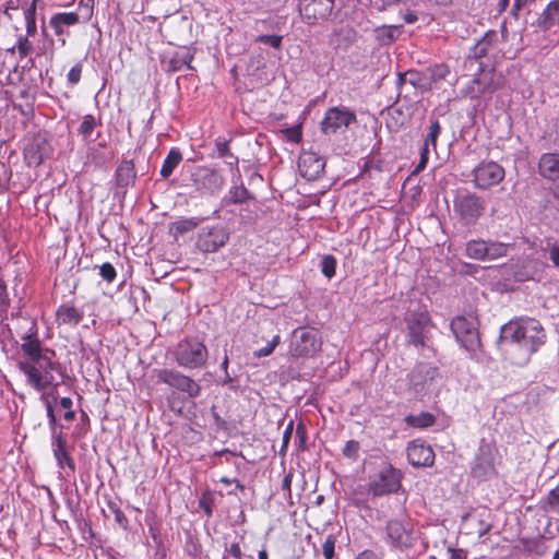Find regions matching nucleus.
Returning <instances> with one entry per match:
<instances>
[{"mask_svg":"<svg viewBox=\"0 0 559 559\" xmlns=\"http://www.w3.org/2000/svg\"><path fill=\"white\" fill-rule=\"evenodd\" d=\"M485 251V260H497L507 257L510 246L500 241H487Z\"/></svg>","mask_w":559,"mask_h":559,"instance_id":"29","label":"nucleus"},{"mask_svg":"<svg viewBox=\"0 0 559 559\" xmlns=\"http://www.w3.org/2000/svg\"><path fill=\"white\" fill-rule=\"evenodd\" d=\"M404 421L411 428L426 429L436 424V416L429 412L408 414L405 416Z\"/></svg>","mask_w":559,"mask_h":559,"instance_id":"25","label":"nucleus"},{"mask_svg":"<svg viewBox=\"0 0 559 559\" xmlns=\"http://www.w3.org/2000/svg\"><path fill=\"white\" fill-rule=\"evenodd\" d=\"M79 22V15L74 12L58 13L50 19V25L56 26L58 23L61 25H74Z\"/></svg>","mask_w":559,"mask_h":559,"instance_id":"38","label":"nucleus"},{"mask_svg":"<svg viewBox=\"0 0 559 559\" xmlns=\"http://www.w3.org/2000/svg\"><path fill=\"white\" fill-rule=\"evenodd\" d=\"M478 320L473 316H457L450 324L455 340L474 357L481 349V341L478 331Z\"/></svg>","mask_w":559,"mask_h":559,"instance_id":"4","label":"nucleus"},{"mask_svg":"<svg viewBox=\"0 0 559 559\" xmlns=\"http://www.w3.org/2000/svg\"><path fill=\"white\" fill-rule=\"evenodd\" d=\"M97 126V120L92 115H85L78 129V132L85 139H90Z\"/></svg>","mask_w":559,"mask_h":559,"instance_id":"36","label":"nucleus"},{"mask_svg":"<svg viewBox=\"0 0 559 559\" xmlns=\"http://www.w3.org/2000/svg\"><path fill=\"white\" fill-rule=\"evenodd\" d=\"M25 159L28 165H40L49 155V146L41 136H36L24 150Z\"/></svg>","mask_w":559,"mask_h":559,"instance_id":"21","label":"nucleus"},{"mask_svg":"<svg viewBox=\"0 0 559 559\" xmlns=\"http://www.w3.org/2000/svg\"><path fill=\"white\" fill-rule=\"evenodd\" d=\"M57 322L58 324H64L70 326L78 325L83 319V313L73 306L62 305L57 310Z\"/></svg>","mask_w":559,"mask_h":559,"instance_id":"23","label":"nucleus"},{"mask_svg":"<svg viewBox=\"0 0 559 559\" xmlns=\"http://www.w3.org/2000/svg\"><path fill=\"white\" fill-rule=\"evenodd\" d=\"M222 369L225 371V380H224V383H228V382H231L233 379L231 377L229 376L227 369H228V356L225 355L224 359H223V362L221 365Z\"/></svg>","mask_w":559,"mask_h":559,"instance_id":"58","label":"nucleus"},{"mask_svg":"<svg viewBox=\"0 0 559 559\" xmlns=\"http://www.w3.org/2000/svg\"><path fill=\"white\" fill-rule=\"evenodd\" d=\"M182 160V154L179 148L173 147L166 158L163 162L162 168H160V176L163 178H168L171 176L175 168L181 163Z\"/></svg>","mask_w":559,"mask_h":559,"instance_id":"26","label":"nucleus"},{"mask_svg":"<svg viewBox=\"0 0 559 559\" xmlns=\"http://www.w3.org/2000/svg\"><path fill=\"white\" fill-rule=\"evenodd\" d=\"M293 432H294V421L290 420L283 432L282 448L280 451V453L282 455H285V453H286V450L289 444Z\"/></svg>","mask_w":559,"mask_h":559,"instance_id":"50","label":"nucleus"},{"mask_svg":"<svg viewBox=\"0 0 559 559\" xmlns=\"http://www.w3.org/2000/svg\"><path fill=\"white\" fill-rule=\"evenodd\" d=\"M549 260L559 267V245L555 243L549 249Z\"/></svg>","mask_w":559,"mask_h":559,"instance_id":"54","label":"nucleus"},{"mask_svg":"<svg viewBox=\"0 0 559 559\" xmlns=\"http://www.w3.org/2000/svg\"><path fill=\"white\" fill-rule=\"evenodd\" d=\"M51 447L58 466L60 468L68 467L71 472H74L75 464L67 450V442L62 431L51 435Z\"/></svg>","mask_w":559,"mask_h":559,"instance_id":"20","label":"nucleus"},{"mask_svg":"<svg viewBox=\"0 0 559 559\" xmlns=\"http://www.w3.org/2000/svg\"><path fill=\"white\" fill-rule=\"evenodd\" d=\"M524 3H525V0H514L513 7L511 10V13L513 16H515V17L519 16V12L523 8Z\"/></svg>","mask_w":559,"mask_h":559,"instance_id":"59","label":"nucleus"},{"mask_svg":"<svg viewBox=\"0 0 559 559\" xmlns=\"http://www.w3.org/2000/svg\"><path fill=\"white\" fill-rule=\"evenodd\" d=\"M502 342L516 343L527 353H536L546 342L542 323L533 318L511 320L501 328Z\"/></svg>","mask_w":559,"mask_h":559,"instance_id":"1","label":"nucleus"},{"mask_svg":"<svg viewBox=\"0 0 559 559\" xmlns=\"http://www.w3.org/2000/svg\"><path fill=\"white\" fill-rule=\"evenodd\" d=\"M386 535L391 545L401 549L411 548L416 540L413 525L399 520L388 522Z\"/></svg>","mask_w":559,"mask_h":559,"instance_id":"10","label":"nucleus"},{"mask_svg":"<svg viewBox=\"0 0 559 559\" xmlns=\"http://www.w3.org/2000/svg\"><path fill=\"white\" fill-rule=\"evenodd\" d=\"M295 443L298 450H305L307 443V430L302 423L297 424L295 430Z\"/></svg>","mask_w":559,"mask_h":559,"instance_id":"43","label":"nucleus"},{"mask_svg":"<svg viewBox=\"0 0 559 559\" xmlns=\"http://www.w3.org/2000/svg\"><path fill=\"white\" fill-rule=\"evenodd\" d=\"M453 210L464 224L474 225L484 215L486 201L474 192L464 191L454 198Z\"/></svg>","mask_w":559,"mask_h":559,"instance_id":"5","label":"nucleus"},{"mask_svg":"<svg viewBox=\"0 0 559 559\" xmlns=\"http://www.w3.org/2000/svg\"><path fill=\"white\" fill-rule=\"evenodd\" d=\"M402 473L392 465L383 467L378 477L370 484L376 496L396 492L401 488Z\"/></svg>","mask_w":559,"mask_h":559,"instance_id":"12","label":"nucleus"},{"mask_svg":"<svg viewBox=\"0 0 559 559\" xmlns=\"http://www.w3.org/2000/svg\"><path fill=\"white\" fill-rule=\"evenodd\" d=\"M356 559H380L372 550H365Z\"/></svg>","mask_w":559,"mask_h":559,"instance_id":"60","label":"nucleus"},{"mask_svg":"<svg viewBox=\"0 0 559 559\" xmlns=\"http://www.w3.org/2000/svg\"><path fill=\"white\" fill-rule=\"evenodd\" d=\"M496 38V33H487L480 40H478L471 50V56L475 59H480L487 56L492 40Z\"/></svg>","mask_w":559,"mask_h":559,"instance_id":"30","label":"nucleus"},{"mask_svg":"<svg viewBox=\"0 0 559 559\" xmlns=\"http://www.w3.org/2000/svg\"><path fill=\"white\" fill-rule=\"evenodd\" d=\"M250 198V193L243 186L230 188L224 201L226 204H241Z\"/></svg>","mask_w":559,"mask_h":559,"instance_id":"34","label":"nucleus"},{"mask_svg":"<svg viewBox=\"0 0 559 559\" xmlns=\"http://www.w3.org/2000/svg\"><path fill=\"white\" fill-rule=\"evenodd\" d=\"M53 350H47L45 355L32 359L21 360L19 368L27 378V383L36 391H44L55 382L53 371H59V365L52 360Z\"/></svg>","mask_w":559,"mask_h":559,"instance_id":"2","label":"nucleus"},{"mask_svg":"<svg viewBox=\"0 0 559 559\" xmlns=\"http://www.w3.org/2000/svg\"><path fill=\"white\" fill-rule=\"evenodd\" d=\"M545 27H551L559 22V0H551L542 13Z\"/></svg>","mask_w":559,"mask_h":559,"instance_id":"32","label":"nucleus"},{"mask_svg":"<svg viewBox=\"0 0 559 559\" xmlns=\"http://www.w3.org/2000/svg\"><path fill=\"white\" fill-rule=\"evenodd\" d=\"M336 260L333 255L328 254L321 259V271L323 275L331 278L335 274Z\"/></svg>","mask_w":559,"mask_h":559,"instance_id":"40","label":"nucleus"},{"mask_svg":"<svg viewBox=\"0 0 559 559\" xmlns=\"http://www.w3.org/2000/svg\"><path fill=\"white\" fill-rule=\"evenodd\" d=\"M25 23H26V36L33 37L36 35L37 26H36V5L32 3L29 8H27L24 12Z\"/></svg>","mask_w":559,"mask_h":559,"instance_id":"35","label":"nucleus"},{"mask_svg":"<svg viewBox=\"0 0 559 559\" xmlns=\"http://www.w3.org/2000/svg\"><path fill=\"white\" fill-rule=\"evenodd\" d=\"M486 242L483 239L469 240L465 248L466 255L474 260L485 261Z\"/></svg>","mask_w":559,"mask_h":559,"instance_id":"31","label":"nucleus"},{"mask_svg":"<svg viewBox=\"0 0 559 559\" xmlns=\"http://www.w3.org/2000/svg\"><path fill=\"white\" fill-rule=\"evenodd\" d=\"M349 126V111L338 107L330 108L321 121V130L324 134L343 132Z\"/></svg>","mask_w":559,"mask_h":559,"instance_id":"16","label":"nucleus"},{"mask_svg":"<svg viewBox=\"0 0 559 559\" xmlns=\"http://www.w3.org/2000/svg\"><path fill=\"white\" fill-rule=\"evenodd\" d=\"M409 464L416 467H428L435 463L432 448L420 439L411 441L406 448Z\"/></svg>","mask_w":559,"mask_h":559,"instance_id":"14","label":"nucleus"},{"mask_svg":"<svg viewBox=\"0 0 559 559\" xmlns=\"http://www.w3.org/2000/svg\"><path fill=\"white\" fill-rule=\"evenodd\" d=\"M495 452H497V449L493 445L480 448L473 467V473L476 476L485 477L496 474Z\"/></svg>","mask_w":559,"mask_h":559,"instance_id":"19","label":"nucleus"},{"mask_svg":"<svg viewBox=\"0 0 559 559\" xmlns=\"http://www.w3.org/2000/svg\"><path fill=\"white\" fill-rule=\"evenodd\" d=\"M441 133V124L439 120L435 119L431 121V124L429 127V132L425 138L424 145L430 146L432 145L436 147L437 140Z\"/></svg>","mask_w":559,"mask_h":559,"instance_id":"39","label":"nucleus"},{"mask_svg":"<svg viewBox=\"0 0 559 559\" xmlns=\"http://www.w3.org/2000/svg\"><path fill=\"white\" fill-rule=\"evenodd\" d=\"M193 59V55L186 50L182 52H177L168 62V70L173 72L181 71L185 68L188 70H192L191 61Z\"/></svg>","mask_w":559,"mask_h":559,"instance_id":"28","label":"nucleus"},{"mask_svg":"<svg viewBox=\"0 0 559 559\" xmlns=\"http://www.w3.org/2000/svg\"><path fill=\"white\" fill-rule=\"evenodd\" d=\"M280 335H275L265 347L255 350L254 356L261 358L271 355L275 347L280 344Z\"/></svg>","mask_w":559,"mask_h":559,"instance_id":"48","label":"nucleus"},{"mask_svg":"<svg viewBox=\"0 0 559 559\" xmlns=\"http://www.w3.org/2000/svg\"><path fill=\"white\" fill-rule=\"evenodd\" d=\"M206 346L194 338H187L181 341L175 350V358L179 366L183 368H200L205 365L207 360Z\"/></svg>","mask_w":559,"mask_h":559,"instance_id":"6","label":"nucleus"},{"mask_svg":"<svg viewBox=\"0 0 559 559\" xmlns=\"http://www.w3.org/2000/svg\"><path fill=\"white\" fill-rule=\"evenodd\" d=\"M81 74H82V64L81 63H76L75 66H73L67 78H68V82L71 84V85H75L80 82L81 80Z\"/></svg>","mask_w":559,"mask_h":559,"instance_id":"51","label":"nucleus"},{"mask_svg":"<svg viewBox=\"0 0 559 559\" xmlns=\"http://www.w3.org/2000/svg\"><path fill=\"white\" fill-rule=\"evenodd\" d=\"M117 183L120 187H128L134 183L136 173L132 160H122L116 171Z\"/></svg>","mask_w":559,"mask_h":559,"instance_id":"24","label":"nucleus"},{"mask_svg":"<svg viewBox=\"0 0 559 559\" xmlns=\"http://www.w3.org/2000/svg\"><path fill=\"white\" fill-rule=\"evenodd\" d=\"M333 1L334 0H300V14L309 24H312L318 20L325 19L331 13Z\"/></svg>","mask_w":559,"mask_h":559,"instance_id":"15","label":"nucleus"},{"mask_svg":"<svg viewBox=\"0 0 559 559\" xmlns=\"http://www.w3.org/2000/svg\"><path fill=\"white\" fill-rule=\"evenodd\" d=\"M29 324L28 330L21 336L23 341L21 349L27 356L26 360L38 358L46 354L48 348H43L41 343L37 337V326L35 321H27Z\"/></svg>","mask_w":559,"mask_h":559,"instance_id":"18","label":"nucleus"},{"mask_svg":"<svg viewBox=\"0 0 559 559\" xmlns=\"http://www.w3.org/2000/svg\"><path fill=\"white\" fill-rule=\"evenodd\" d=\"M99 275L106 282L111 283L116 278L117 273H116L114 265L109 262H106L99 266Z\"/></svg>","mask_w":559,"mask_h":559,"instance_id":"47","label":"nucleus"},{"mask_svg":"<svg viewBox=\"0 0 559 559\" xmlns=\"http://www.w3.org/2000/svg\"><path fill=\"white\" fill-rule=\"evenodd\" d=\"M428 159H429V146L423 144V146L420 148V159H419V163L417 164V166L415 167L413 174L416 175V174H419L420 171H423L428 164Z\"/></svg>","mask_w":559,"mask_h":559,"instance_id":"49","label":"nucleus"},{"mask_svg":"<svg viewBox=\"0 0 559 559\" xmlns=\"http://www.w3.org/2000/svg\"><path fill=\"white\" fill-rule=\"evenodd\" d=\"M319 347L317 332L313 330L298 329L293 333L290 354L294 357L309 356Z\"/></svg>","mask_w":559,"mask_h":559,"instance_id":"13","label":"nucleus"},{"mask_svg":"<svg viewBox=\"0 0 559 559\" xmlns=\"http://www.w3.org/2000/svg\"><path fill=\"white\" fill-rule=\"evenodd\" d=\"M324 166L323 157L312 151H304L299 156V173L307 180L317 179L323 171Z\"/></svg>","mask_w":559,"mask_h":559,"instance_id":"17","label":"nucleus"},{"mask_svg":"<svg viewBox=\"0 0 559 559\" xmlns=\"http://www.w3.org/2000/svg\"><path fill=\"white\" fill-rule=\"evenodd\" d=\"M545 508L550 511H559V485L549 491L545 500Z\"/></svg>","mask_w":559,"mask_h":559,"instance_id":"42","label":"nucleus"},{"mask_svg":"<svg viewBox=\"0 0 559 559\" xmlns=\"http://www.w3.org/2000/svg\"><path fill=\"white\" fill-rule=\"evenodd\" d=\"M202 222V218L199 217H182L170 224V231L177 235H183L195 229L199 224Z\"/></svg>","mask_w":559,"mask_h":559,"instance_id":"27","label":"nucleus"},{"mask_svg":"<svg viewBox=\"0 0 559 559\" xmlns=\"http://www.w3.org/2000/svg\"><path fill=\"white\" fill-rule=\"evenodd\" d=\"M538 173L547 180H559V153H544L538 162Z\"/></svg>","mask_w":559,"mask_h":559,"instance_id":"22","label":"nucleus"},{"mask_svg":"<svg viewBox=\"0 0 559 559\" xmlns=\"http://www.w3.org/2000/svg\"><path fill=\"white\" fill-rule=\"evenodd\" d=\"M400 33L399 27L396 26H390L386 29V36L389 38V41H393L396 38V35Z\"/></svg>","mask_w":559,"mask_h":559,"instance_id":"61","label":"nucleus"},{"mask_svg":"<svg viewBox=\"0 0 559 559\" xmlns=\"http://www.w3.org/2000/svg\"><path fill=\"white\" fill-rule=\"evenodd\" d=\"M292 473H287L282 480V489L287 493L288 497H290L292 495Z\"/></svg>","mask_w":559,"mask_h":559,"instance_id":"55","label":"nucleus"},{"mask_svg":"<svg viewBox=\"0 0 559 559\" xmlns=\"http://www.w3.org/2000/svg\"><path fill=\"white\" fill-rule=\"evenodd\" d=\"M46 411L47 417L49 419L50 433L53 435V432H59L60 430H58L59 425L57 421V417L55 415L53 406L49 400H46ZM60 428H62V426H60Z\"/></svg>","mask_w":559,"mask_h":559,"instance_id":"45","label":"nucleus"},{"mask_svg":"<svg viewBox=\"0 0 559 559\" xmlns=\"http://www.w3.org/2000/svg\"><path fill=\"white\" fill-rule=\"evenodd\" d=\"M427 73L429 75V80L433 83L444 80L447 75L450 73V69L444 63L435 64L427 69Z\"/></svg>","mask_w":559,"mask_h":559,"instance_id":"37","label":"nucleus"},{"mask_svg":"<svg viewBox=\"0 0 559 559\" xmlns=\"http://www.w3.org/2000/svg\"><path fill=\"white\" fill-rule=\"evenodd\" d=\"M257 43H261L264 45H269L273 48H281L282 46V36L278 35H260L255 38Z\"/></svg>","mask_w":559,"mask_h":559,"instance_id":"44","label":"nucleus"},{"mask_svg":"<svg viewBox=\"0 0 559 559\" xmlns=\"http://www.w3.org/2000/svg\"><path fill=\"white\" fill-rule=\"evenodd\" d=\"M323 555L325 559H332L334 556V548H335V539L332 535L328 536L325 542L323 543Z\"/></svg>","mask_w":559,"mask_h":559,"instance_id":"52","label":"nucleus"},{"mask_svg":"<svg viewBox=\"0 0 559 559\" xmlns=\"http://www.w3.org/2000/svg\"><path fill=\"white\" fill-rule=\"evenodd\" d=\"M287 138L292 142H299L301 140V132L299 128H289L286 130Z\"/></svg>","mask_w":559,"mask_h":559,"instance_id":"56","label":"nucleus"},{"mask_svg":"<svg viewBox=\"0 0 559 559\" xmlns=\"http://www.w3.org/2000/svg\"><path fill=\"white\" fill-rule=\"evenodd\" d=\"M192 182L198 191L215 194L225 183L223 176L215 169L198 167L191 175Z\"/></svg>","mask_w":559,"mask_h":559,"instance_id":"9","label":"nucleus"},{"mask_svg":"<svg viewBox=\"0 0 559 559\" xmlns=\"http://www.w3.org/2000/svg\"><path fill=\"white\" fill-rule=\"evenodd\" d=\"M73 402L70 397H61L60 399V406L64 409L72 408Z\"/></svg>","mask_w":559,"mask_h":559,"instance_id":"62","label":"nucleus"},{"mask_svg":"<svg viewBox=\"0 0 559 559\" xmlns=\"http://www.w3.org/2000/svg\"><path fill=\"white\" fill-rule=\"evenodd\" d=\"M229 239V233L221 225L203 227L197 239V247L202 252H216L224 247Z\"/></svg>","mask_w":559,"mask_h":559,"instance_id":"8","label":"nucleus"},{"mask_svg":"<svg viewBox=\"0 0 559 559\" xmlns=\"http://www.w3.org/2000/svg\"><path fill=\"white\" fill-rule=\"evenodd\" d=\"M504 168L493 160H483L472 170V182L478 190H488L503 181Z\"/></svg>","mask_w":559,"mask_h":559,"instance_id":"7","label":"nucleus"},{"mask_svg":"<svg viewBox=\"0 0 559 559\" xmlns=\"http://www.w3.org/2000/svg\"><path fill=\"white\" fill-rule=\"evenodd\" d=\"M404 21L408 24L415 23L417 21V16L414 13H407L404 16Z\"/></svg>","mask_w":559,"mask_h":559,"instance_id":"64","label":"nucleus"},{"mask_svg":"<svg viewBox=\"0 0 559 559\" xmlns=\"http://www.w3.org/2000/svg\"><path fill=\"white\" fill-rule=\"evenodd\" d=\"M406 324L408 343L416 348H424L429 341V328L432 325V320L429 311L425 306H419L416 309H408L404 317Z\"/></svg>","mask_w":559,"mask_h":559,"instance_id":"3","label":"nucleus"},{"mask_svg":"<svg viewBox=\"0 0 559 559\" xmlns=\"http://www.w3.org/2000/svg\"><path fill=\"white\" fill-rule=\"evenodd\" d=\"M157 381L166 383L179 391L187 393L190 397H197L200 394V385L191 378L181 374L178 371L160 369L156 373Z\"/></svg>","mask_w":559,"mask_h":559,"instance_id":"11","label":"nucleus"},{"mask_svg":"<svg viewBox=\"0 0 559 559\" xmlns=\"http://www.w3.org/2000/svg\"><path fill=\"white\" fill-rule=\"evenodd\" d=\"M63 418L67 421H72L75 418L74 411H72L71 408L70 409H66V413L63 414Z\"/></svg>","mask_w":559,"mask_h":559,"instance_id":"63","label":"nucleus"},{"mask_svg":"<svg viewBox=\"0 0 559 559\" xmlns=\"http://www.w3.org/2000/svg\"><path fill=\"white\" fill-rule=\"evenodd\" d=\"M225 551L235 559H242V551L238 543H233L229 547H226Z\"/></svg>","mask_w":559,"mask_h":559,"instance_id":"53","label":"nucleus"},{"mask_svg":"<svg viewBox=\"0 0 559 559\" xmlns=\"http://www.w3.org/2000/svg\"><path fill=\"white\" fill-rule=\"evenodd\" d=\"M109 510L115 515V521L121 526L122 528H127L128 526V519L126 518L124 513L120 510V508L115 502L108 503Z\"/></svg>","mask_w":559,"mask_h":559,"instance_id":"46","label":"nucleus"},{"mask_svg":"<svg viewBox=\"0 0 559 559\" xmlns=\"http://www.w3.org/2000/svg\"><path fill=\"white\" fill-rule=\"evenodd\" d=\"M16 48L20 55V58H26L34 49L33 43L28 39L27 36H19Z\"/></svg>","mask_w":559,"mask_h":559,"instance_id":"41","label":"nucleus"},{"mask_svg":"<svg viewBox=\"0 0 559 559\" xmlns=\"http://www.w3.org/2000/svg\"><path fill=\"white\" fill-rule=\"evenodd\" d=\"M216 150L218 157L223 158L228 166L238 165V157L229 151L228 141L218 139L216 141Z\"/></svg>","mask_w":559,"mask_h":559,"instance_id":"33","label":"nucleus"},{"mask_svg":"<svg viewBox=\"0 0 559 559\" xmlns=\"http://www.w3.org/2000/svg\"><path fill=\"white\" fill-rule=\"evenodd\" d=\"M448 551L450 552V559H466V552L460 548L449 547Z\"/></svg>","mask_w":559,"mask_h":559,"instance_id":"57","label":"nucleus"}]
</instances>
